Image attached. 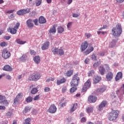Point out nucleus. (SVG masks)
Wrapping results in <instances>:
<instances>
[{"label":"nucleus","instance_id":"c9c22d12","mask_svg":"<svg viewBox=\"0 0 124 124\" xmlns=\"http://www.w3.org/2000/svg\"><path fill=\"white\" fill-rule=\"evenodd\" d=\"M100 63H101L100 61H98L93 64V67H94V68H96L98 66H99V65H100Z\"/></svg>","mask_w":124,"mask_h":124},{"label":"nucleus","instance_id":"58836bf2","mask_svg":"<svg viewBox=\"0 0 124 124\" xmlns=\"http://www.w3.org/2000/svg\"><path fill=\"white\" fill-rule=\"evenodd\" d=\"M115 45H116V41L113 40L109 44V47L110 48H113V47H115Z\"/></svg>","mask_w":124,"mask_h":124},{"label":"nucleus","instance_id":"a18cd8bd","mask_svg":"<svg viewBox=\"0 0 124 124\" xmlns=\"http://www.w3.org/2000/svg\"><path fill=\"white\" fill-rule=\"evenodd\" d=\"M13 115V113L12 112L9 111L6 113V116L8 118H10L12 115Z\"/></svg>","mask_w":124,"mask_h":124},{"label":"nucleus","instance_id":"6e6d98bb","mask_svg":"<svg viewBox=\"0 0 124 124\" xmlns=\"http://www.w3.org/2000/svg\"><path fill=\"white\" fill-rule=\"evenodd\" d=\"M85 35L87 38H90L91 36H92V34H91L90 33H85Z\"/></svg>","mask_w":124,"mask_h":124},{"label":"nucleus","instance_id":"c756f323","mask_svg":"<svg viewBox=\"0 0 124 124\" xmlns=\"http://www.w3.org/2000/svg\"><path fill=\"white\" fill-rule=\"evenodd\" d=\"M16 42L17 43V44H20V45L25 44V43H27V41H23L21 40V39H16Z\"/></svg>","mask_w":124,"mask_h":124},{"label":"nucleus","instance_id":"5701e85b","mask_svg":"<svg viewBox=\"0 0 124 124\" xmlns=\"http://www.w3.org/2000/svg\"><path fill=\"white\" fill-rule=\"evenodd\" d=\"M86 111L87 113H92L93 111V107L92 106H90L89 107H88L86 108Z\"/></svg>","mask_w":124,"mask_h":124},{"label":"nucleus","instance_id":"423d86ee","mask_svg":"<svg viewBox=\"0 0 124 124\" xmlns=\"http://www.w3.org/2000/svg\"><path fill=\"white\" fill-rule=\"evenodd\" d=\"M91 79H88L83 86L82 89H81L82 92H83V93L87 92V90L91 88Z\"/></svg>","mask_w":124,"mask_h":124},{"label":"nucleus","instance_id":"680f3d73","mask_svg":"<svg viewBox=\"0 0 124 124\" xmlns=\"http://www.w3.org/2000/svg\"><path fill=\"white\" fill-rule=\"evenodd\" d=\"M66 90H67L66 87L65 86L63 87L62 88V92L65 93V92H66Z\"/></svg>","mask_w":124,"mask_h":124},{"label":"nucleus","instance_id":"20e7f679","mask_svg":"<svg viewBox=\"0 0 124 124\" xmlns=\"http://www.w3.org/2000/svg\"><path fill=\"white\" fill-rule=\"evenodd\" d=\"M51 51L54 55H58V56H63L64 55V51L62 48L59 49L57 47H53Z\"/></svg>","mask_w":124,"mask_h":124},{"label":"nucleus","instance_id":"2f4dec72","mask_svg":"<svg viewBox=\"0 0 124 124\" xmlns=\"http://www.w3.org/2000/svg\"><path fill=\"white\" fill-rule=\"evenodd\" d=\"M73 74V70L67 71V72L66 73V76H67V77H70V76H71V75H72Z\"/></svg>","mask_w":124,"mask_h":124},{"label":"nucleus","instance_id":"f8f14e48","mask_svg":"<svg viewBox=\"0 0 124 124\" xmlns=\"http://www.w3.org/2000/svg\"><path fill=\"white\" fill-rule=\"evenodd\" d=\"M107 104V101H103L98 106V110L99 111H102V110H103V108L105 106H106Z\"/></svg>","mask_w":124,"mask_h":124},{"label":"nucleus","instance_id":"4468645a","mask_svg":"<svg viewBox=\"0 0 124 124\" xmlns=\"http://www.w3.org/2000/svg\"><path fill=\"white\" fill-rule=\"evenodd\" d=\"M97 100V98L95 97V96L90 95L88 97V101L90 102V103H94Z\"/></svg>","mask_w":124,"mask_h":124},{"label":"nucleus","instance_id":"4be33fe9","mask_svg":"<svg viewBox=\"0 0 124 124\" xmlns=\"http://www.w3.org/2000/svg\"><path fill=\"white\" fill-rule=\"evenodd\" d=\"M99 71L101 75H104V74L105 73V69L103 66H101L99 67Z\"/></svg>","mask_w":124,"mask_h":124},{"label":"nucleus","instance_id":"cd10ccee","mask_svg":"<svg viewBox=\"0 0 124 124\" xmlns=\"http://www.w3.org/2000/svg\"><path fill=\"white\" fill-rule=\"evenodd\" d=\"M0 104H1L2 105H5V106H7V105L9 104L8 101L5 99L3 101H0Z\"/></svg>","mask_w":124,"mask_h":124},{"label":"nucleus","instance_id":"bb28decb","mask_svg":"<svg viewBox=\"0 0 124 124\" xmlns=\"http://www.w3.org/2000/svg\"><path fill=\"white\" fill-rule=\"evenodd\" d=\"M78 106V104L77 103H75L73 104V106L70 109L71 112H74L76 110V108H77Z\"/></svg>","mask_w":124,"mask_h":124},{"label":"nucleus","instance_id":"2eb2a0df","mask_svg":"<svg viewBox=\"0 0 124 124\" xmlns=\"http://www.w3.org/2000/svg\"><path fill=\"white\" fill-rule=\"evenodd\" d=\"M107 81H111L113 79V73L111 72H108L106 76Z\"/></svg>","mask_w":124,"mask_h":124},{"label":"nucleus","instance_id":"aec40b11","mask_svg":"<svg viewBox=\"0 0 124 124\" xmlns=\"http://www.w3.org/2000/svg\"><path fill=\"white\" fill-rule=\"evenodd\" d=\"M3 70L5 71H12V67L9 65H6L3 67Z\"/></svg>","mask_w":124,"mask_h":124},{"label":"nucleus","instance_id":"3c124183","mask_svg":"<svg viewBox=\"0 0 124 124\" xmlns=\"http://www.w3.org/2000/svg\"><path fill=\"white\" fill-rule=\"evenodd\" d=\"M80 16V14H76V13H74L73 14V17L74 18H77Z\"/></svg>","mask_w":124,"mask_h":124},{"label":"nucleus","instance_id":"a19ab883","mask_svg":"<svg viewBox=\"0 0 124 124\" xmlns=\"http://www.w3.org/2000/svg\"><path fill=\"white\" fill-rule=\"evenodd\" d=\"M31 9L30 8H27L26 9H23V13L24 14H28V13H30Z\"/></svg>","mask_w":124,"mask_h":124},{"label":"nucleus","instance_id":"0e129e2a","mask_svg":"<svg viewBox=\"0 0 124 124\" xmlns=\"http://www.w3.org/2000/svg\"><path fill=\"white\" fill-rule=\"evenodd\" d=\"M4 39H6V40H9L10 38H11V36H6L4 37Z\"/></svg>","mask_w":124,"mask_h":124},{"label":"nucleus","instance_id":"4c0bfd02","mask_svg":"<svg viewBox=\"0 0 124 124\" xmlns=\"http://www.w3.org/2000/svg\"><path fill=\"white\" fill-rule=\"evenodd\" d=\"M31 119L30 118H28L25 120L24 123L23 124H31Z\"/></svg>","mask_w":124,"mask_h":124},{"label":"nucleus","instance_id":"4d7b16f0","mask_svg":"<svg viewBox=\"0 0 124 124\" xmlns=\"http://www.w3.org/2000/svg\"><path fill=\"white\" fill-rule=\"evenodd\" d=\"M30 54L32 56H33L34 55H36V52L34 51V50H31L30 51Z\"/></svg>","mask_w":124,"mask_h":124},{"label":"nucleus","instance_id":"37998d69","mask_svg":"<svg viewBox=\"0 0 124 124\" xmlns=\"http://www.w3.org/2000/svg\"><path fill=\"white\" fill-rule=\"evenodd\" d=\"M104 92H105V89L104 88L97 89L96 90L97 93H104Z\"/></svg>","mask_w":124,"mask_h":124},{"label":"nucleus","instance_id":"39448f33","mask_svg":"<svg viewBox=\"0 0 124 124\" xmlns=\"http://www.w3.org/2000/svg\"><path fill=\"white\" fill-rule=\"evenodd\" d=\"M19 27H20V23H17L13 28L9 27L7 29V31L9 32H10L11 34H16V33L17 32V29H19Z\"/></svg>","mask_w":124,"mask_h":124},{"label":"nucleus","instance_id":"1a4fd4ad","mask_svg":"<svg viewBox=\"0 0 124 124\" xmlns=\"http://www.w3.org/2000/svg\"><path fill=\"white\" fill-rule=\"evenodd\" d=\"M2 56L4 59H8L10 57V52L7 51V49H4L2 53Z\"/></svg>","mask_w":124,"mask_h":124},{"label":"nucleus","instance_id":"13d9d810","mask_svg":"<svg viewBox=\"0 0 124 124\" xmlns=\"http://www.w3.org/2000/svg\"><path fill=\"white\" fill-rule=\"evenodd\" d=\"M66 103H67L66 102L61 103L60 105L61 107H64L66 106Z\"/></svg>","mask_w":124,"mask_h":124},{"label":"nucleus","instance_id":"603ef678","mask_svg":"<svg viewBox=\"0 0 124 124\" xmlns=\"http://www.w3.org/2000/svg\"><path fill=\"white\" fill-rule=\"evenodd\" d=\"M22 96V93H19L17 95L16 98L18 99L19 100L20 98H21Z\"/></svg>","mask_w":124,"mask_h":124},{"label":"nucleus","instance_id":"6e6552de","mask_svg":"<svg viewBox=\"0 0 124 124\" xmlns=\"http://www.w3.org/2000/svg\"><path fill=\"white\" fill-rule=\"evenodd\" d=\"M57 111V107H56V106L55 105L52 104L51 105L48 109L47 110V112L48 113H50V114H54L56 113Z\"/></svg>","mask_w":124,"mask_h":124},{"label":"nucleus","instance_id":"09e8293b","mask_svg":"<svg viewBox=\"0 0 124 124\" xmlns=\"http://www.w3.org/2000/svg\"><path fill=\"white\" fill-rule=\"evenodd\" d=\"M35 26H38V19H35L33 20Z\"/></svg>","mask_w":124,"mask_h":124},{"label":"nucleus","instance_id":"864d4df0","mask_svg":"<svg viewBox=\"0 0 124 124\" xmlns=\"http://www.w3.org/2000/svg\"><path fill=\"white\" fill-rule=\"evenodd\" d=\"M42 1V0H38V1L36 2V6H39V5L41 4Z\"/></svg>","mask_w":124,"mask_h":124},{"label":"nucleus","instance_id":"052dcab7","mask_svg":"<svg viewBox=\"0 0 124 124\" xmlns=\"http://www.w3.org/2000/svg\"><path fill=\"white\" fill-rule=\"evenodd\" d=\"M72 24H73L72 22H69L67 24V27L68 29H69V28L71 27V26L72 25Z\"/></svg>","mask_w":124,"mask_h":124},{"label":"nucleus","instance_id":"bf43d9fd","mask_svg":"<svg viewBox=\"0 0 124 124\" xmlns=\"http://www.w3.org/2000/svg\"><path fill=\"white\" fill-rule=\"evenodd\" d=\"M14 11H15V10H9L6 12V13H7L8 14H10L11 13H13Z\"/></svg>","mask_w":124,"mask_h":124},{"label":"nucleus","instance_id":"412c9836","mask_svg":"<svg viewBox=\"0 0 124 124\" xmlns=\"http://www.w3.org/2000/svg\"><path fill=\"white\" fill-rule=\"evenodd\" d=\"M39 24H45L46 23V19L43 16H40L39 18Z\"/></svg>","mask_w":124,"mask_h":124},{"label":"nucleus","instance_id":"e2e57ef3","mask_svg":"<svg viewBox=\"0 0 124 124\" xmlns=\"http://www.w3.org/2000/svg\"><path fill=\"white\" fill-rule=\"evenodd\" d=\"M45 92H50V88L49 87H45L44 89Z\"/></svg>","mask_w":124,"mask_h":124},{"label":"nucleus","instance_id":"6ab92c4d","mask_svg":"<svg viewBox=\"0 0 124 124\" xmlns=\"http://www.w3.org/2000/svg\"><path fill=\"white\" fill-rule=\"evenodd\" d=\"M93 47L91 46L89 47V48H88L84 52V55H89L90 53H91V52H93Z\"/></svg>","mask_w":124,"mask_h":124},{"label":"nucleus","instance_id":"b1692460","mask_svg":"<svg viewBox=\"0 0 124 124\" xmlns=\"http://www.w3.org/2000/svg\"><path fill=\"white\" fill-rule=\"evenodd\" d=\"M101 80V77L99 76H96L95 78L93 79V83L94 84H96L98 83V82L100 81Z\"/></svg>","mask_w":124,"mask_h":124},{"label":"nucleus","instance_id":"7c9ffc66","mask_svg":"<svg viewBox=\"0 0 124 124\" xmlns=\"http://www.w3.org/2000/svg\"><path fill=\"white\" fill-rule=\"evenodd\" d=\"M71 87H72L70 89V92L71 93H73L77 91V86H71Z\"/></svg>","mask_w":124,"mask_h":124},{"label":"nucleus","instance_id":"c03bdc74","mask_svg":"<svg viewBox=\"0 0 124 124\" xmlns=\"http://www.w3.org/2000/svg\"><path fill=\"white\" fill-rule=\"evenodd\" d=\"M19 99H17V98H15L14 100V104L15 105H17V104H19Z\"/></svg>","mask_w":124,"mask_h":124},{"label":"nucleus","instance_id":"5fc2aeb1","mask_svg":"<svg viewBox=\"0 0 124 124\" xmlns=\"http://www.w3.org/2000/svg\"><path fill=\"white\" fill-rule=\"evenodd\" d=\"M81 123H86L87 122V118L86 117H83L81 119Z\"/></svg>","mask_w":124,"mask_h":124},{"label":"nucleus","instance_id":"f03ea898","mask_svg":"<svg viewBox=\"0 0 124 124\" xmlns=\"http://www.w3.org/2000/svg\"><path fill=\"white\" fill-rule=\"evenodd\" d=\"M120 112L118 110H112L109 113L108 120L109 121H115L119 117Z\"/></svg>","mask_w":124,"mask_h":124},{"label":"nucleus","instance_id":"f3484780","mask_svg":"<svg viewBox=\"0 0 124 124\" xmlns=\"http://www.w3.org/2000/svg\"><path fill=\"white\" fill-rule=\"evenodd\" d=\"M57 30H56V25H53L52 27L48 30V34L51 33H56Z\"/></svg>","mask_w":124,"mask_h":124},{"label":"nucleus","instance_id":"e433bc0d","mask_svg":"<svg viewBox=\"0 0 124 124\" xmlns=\"http://www.w3.org/2000/svg\"><path fill=\"white\" fill-rule=\"evenodd\" d=\"M31 108L29 107H26L24 109V113L26 114V113H28V112H30Z\"/></svg>","mask_w":124,"mask_h":124},{"label":"nucleus","instance_id":"0eeeda50","mask_svg":"<svg viewBox=\"0 0 124 124\" xmlns=\"http://www.w3.org/2000/svg\"><path fill=\"white\" fill-rule=\"evenodd\" d=\"M40 74L38 73H33L31 75L30 77L29 78V80L30 81H37L40 79Z\"/></svg>","mask_w":124,"mask_h":124},{"label":"nucleus","instance_id":"473e14b6","mask_svg":"<svg viewBox=\"0 0 124 124\" xmlns=\"http://www.w3.org/2000/svg\"><path fill=\"white\" fill-rule=\"evenodd\" d=\"M16 14H17V15H20L21 16H23V15H24V10L21 9L18 11L16 13Z\"/></svg>","mask_w":124,"mask_h":124},{"label":"nucleus","instance_id":"ea45409f","mask_svg":"<svg viewBox=\"0 0 124 124\" xmlns=\"http://www.w3.org/2000/svg\"><path fill=\"white\" fill-rule=\"evenodd\" d=\"M91 58L92 61H96L97 57L96 55H95V54L93 53L91 55Z\"/></svg>","mask_w":124,"mask_h":124},{"label":"nucleus","instance_id":"a211bd4d","mask_svg":"<svg viewBox=\"0 0 124 124\" xmlns=\"http://www.w3.org/2000/svg\"><path fill=\"white\" fill-rule=\"evenodd\" d=\"M123 78V73L121 72H118L115 77V81H119Z\"/></svg>","mask_w":124,"mask_h":124},{"label":"nucleus","instance_id":"de8ad7c7","mask_svg":"<svg viewBox=\"0 0 124 124\" xmlns=\"http://www.w3.org/2000/svg\"><path fill=\"white\" fill-rule=\"evenodd\" d=\"M118 92H121V93H124V84L121 87L120 90H118Z\"/></svg>","mask_w":124,"mask_h":124},{"label":"nucleus","instance_id":"8fccbe9b","mask_svg":"<svg viewBox=\"0 0 124 124\" xmlns=\"http://www.w3.org/2000/svg\"><path fill=\"white\" fill-rule=\"evenodd\" d=\"M93 74H94V71L93 70H92L89 72L88 73V76H92Z\"/></svg>","mask_w":124,"mask_h":124},{"label":"nucleus","instance_id":"7ed1b4c3","mask_svg":"<svg viewBox=\"0 0 124 124\" xmlns=\"http://www.w3.org/2000/svg\"><path fill=\"white\" fill-rule=\"evenodd\" d=\"M79 82H80V78L78 76V74H76L74 75L70 83L71 87H77Z\"/></svg>","mask_w":124,"mask_h":124},{"label":"nucleus","instance_id":"c85d7f7f","mask_svg":"<svg viewBox=\"0 0 124 124\" xmlns=\"http://www.w3.org/2000/svg\"><path fill=\"white\" fill-rule=\"evenodd\" d=\"M58 33H62L64 31V29L62 26H60L57 29Z\"/></svg>","mask_w":124,"mask_h":124},{"label":"nucleus","instance_id":"774afa93","mask_svg":"<svg viewBox=\"0 0 124 124\" xmlns=\"http://www.w3.org/2000/svg\"><path fill=\"white\" fill-rule=\"evenodd\" d=\"M116 1L118 3H122V2H124V0H116Z\"/></svg>","mask_w":124,"mask_h":124},{"label":"nucleus","instance_id":"49530a36","mask_svg":"<svg viewBox=\"0 0 124 124\" xmlns=\"http://www.w3.org/2000/svg\"><path fill=\"white\" fill-rule=\"evenodd\" d=\"M39 98H40V94H38V95H36L34 98H33V100L34 101H36V100H38V99H39Z\"/></svg>","mask_w":124,"mask_h":124},{"label":"nucleus","instance_id":"ddd939ff","mask_svg":"<svg viewBox=\"0 0 124 124\" xmlns=\"http://www.w3.org/2000/svg\"><path fill=\"white\" fill-rule=\"evenodd\" d=\"M50 46V43L49 42H46L44 44L42 45V50L43 51L45 50H47L48 48H49V46Z\"/></svg>","mask_w":124,"mask_h":124},{"label":"nucleus","instance_id":"69168bd1","mask_svg":"<svg viewBox=\"0 0 124 124\" xmlns=\"http://www.w3.org/2000/svg\"><path fill=\"white\" fill-rule=\"evenodd\" d=\"M3 99H5V96L0 95V100H3Z\"/></svg>","mask_w":124,"mask_h":124},{"label":"nucleus","instance_id":"72a5a7b5","mask_svg":"<svg viewBox=\"0 0 124 124\" xmlns=\"http://www.w3.org/2000/svg\"><path fill=\"white\" fill-rule=\"evenodd\" d=\"M27 58V56L25 55H23L19 59V62H25L26 61V58Z\"/></svg>","mask_w":124,"mask_h":124},{"label":"nucleus","instance_id":"338daca9","mask_svg":"<svg viewBox=\"0 0 124 124\" xmlns=\"http://www.w3.org/2000/svg\"><path fill=\"white\" fill-rule=\"evenodd\" d=\"M105 68L106 70H110V67L108 64H105Z\"/></svg>","mask_w":124,"mask_h":124},{"label":"nucleus","instance_id":"dca6fc26","mask_svg":"<svg viewBox=\"0 0 124 124\" xmlns=\"http://www.w3.org/2000/svg\"><path fill=\"white\" fill-rule=\"evenodd\" d=\"M30 89H32L31 92V94H36V93H37V92H38V90H37V88L35 87L33 88V85H31V86H30Z\"/></svg>","mask_w":124,"mask_h":124},{"label":"nucleus","instance_id":"79ce46f5","mask_svg":"<svg viewBox=\"0 0 124 124\" xmlns=\"http://www.w3.org/2000/svg\"><path fill=\"white\" fill-rule=\"evenodd\" d=\"M7 42H3L0 43V46H1V47H6V46H7Z\"/></svg>","mask_w":124,"mask_h":124},{"label":"nucleus","instance_id":"f257e3e1","mask_svg":"<svg viewBox=\"0 0 124 124\" xmlns=\"http://www.w3.org/2000/svg\"><path fill=\"white\" fill-rule=\"evenodd\" d=\"M122 31L123 29L120 23L117 24L116 27H114L112 29V35H114V36H120Z\"/></svg>","mask_w":124,"mask_h":124},{"label":"nucleus","instance_id":"a878e982","mask_svg":"<svg viewBox=\"0 0 124 124\" xmlns=\"http://www.w3.org/2000/svg\"><path fill=\"white\" fill-rule=\"evenodd\" d=\"M33 61L35 62V63H37V64H38L39 62H40V57L39 56H35L33 58Z\"/></svg>","mask_w":124,"mask_h":124},{"label":"nucleus","instance_id":"9b49d317","mask_svg":"<svg viewBox=\"0 0 124 124\" xmlns=\"http://www.w3.org/2000/svg\"><path fill=\"white\" fill-rule=\"evenodd\" d=\"M26 25L28 29H32L34 25H33V20L31 19H29L26 21Z\"/></svg>","mask_w":124,"mask_h":124},{"label":"nucleus","instance_id":"393cba45","mask_svg":"<svg viewBox=\"0 0 124 124\" xmlns=\"http://www.w3.org/2000/svg\"><path fill=\"white\" fill-rule=\"evenodd\" d=\"M66 80L64 78H63L61 80H58L57 81V84L59 86V85H61V84H63V83H65V81Z\"/></svg>","mask_w":124,"mask_h":124},{"label":"nucleus","instance_id":"9d476101","mask_svg":"<svg viewBox=\"0 0 124 124\" xmlns=\"http://www.w3.org/2000/svg\"><path fill=\"white\" fill-rule=\"evenodd\" d=\"M89 46V44L88 43L87 41H85L84 42L82 43L81 45L80 50L81 52H84L88 48Z\"/></svg>","mask_w":124,"mask_h":124},{"label":"nucleus","instance_id":"f704fd0d","mask_svg":"<svg viewBox=\"0 0 124 124\" xmlns=\"http://www.w3.org/2000/svg\"><path fill=\"white\" fill-rule=\"evenodd\" d=\"M26 102H28V103H30V102H31L32 101V97L31 96H29L26 99Z\"/></svg>","mask_w":124,"mask_h":124}]
</instances>
